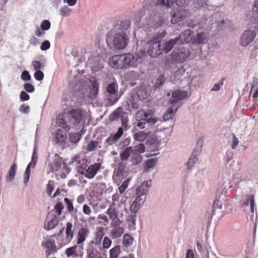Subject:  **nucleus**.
Wrapping results in <instances>:
<instances>
[{
  "label": "nucleus",
  "mask_w": 258,
  "mask_h": 258,
  "mask_svg": "<svg viewBox=\"0 0 258 258\" xmlns=\"http://www.w3.org/2000/svg\"><path fill=\"white\" fill-rule=\"evenodd\" d=\"M149 47V55L152 57H156L162 54L161 44L159 38L154 37L148 42Z\"/></svg>",
  "instance_id": "obj_4"
},
{
  "label": "nucleus",
  "mask_w": 258,
  "mask_h": 258,
  "mask_svg": "<svg viewBox=\"0 0 258 258\" xmlns=\"http://www.w3.org/2000/svg\"><path fill=\"white\" fill-rule=\"evenodd\" d=\"M129 182H130V179H126V180L123 181L122 182V184L121 185V186H120L118 187V190L120 194H123L124 192V191L125 190V189L127 188V187L128 186Z\"/></svg>",
  "instance_id": "obj_52"
},
{
  "label": "nucleus",
  "mask_w": 258,
  "mask_h": 258,
  "mask_svg": "<svg viewBox=\"0 0 258 258\" xmlns=\"http://www.w3.org/2000/svg\"><path fill=\"white\" fill-rule=\"evenodd\" d=\"M188 15V13L184 9H181L177 11V13H174L172 16L171 23L175 24L179 21L184 19Z\"/></svg>",
  "instance_id": "obj_18"
},
{
  "label": "nucleus",
  "mask_w": 258,
  "mask_h": 258,
  "mask_svg": "<svg viewBox=\"0 0 258 258\" xmlns=\"http://www.w3.org/2000/svg\"><path fill=\"white\" fill-rule=\"evenodd\" d=\"M106 214L111 220V225H120L121 221L118 218V211L113 206H110L107 209Z\"/></svg>",
  "instance_id": "obj_12"
},
{
  "label": "nucleus",
  "mask_w": 258,
  "mask_h": 258,
  "mask_svg": "<svg viewBox=\"0 0 258 258\" xmlns=\"http://www.w3.org/2000/svg\"><path fill=\"white\" fill-rule=\"evenodd\" d=\"M35 79L37 81H41L44 78V74L40 71H37L34 75Z\"/></svg>",
  "instance_id": "obj_58"
},
{
  "label": "nucleus",
  "mask_w": 258,
  "mask_h": 258,
  "mask_svg": "<svg viewBox=\"0 0 258 258\" xmlns=\"http://www.w3.org/2000/svg\"><path fill=\"white\" fill-rule=\"evenodd\" d=\"M149 134L145 133L143 131H140L135 133L134 135V138L135 140L142 142L144 141L148 136Z\"/></svg>",
  "instance_id": "obj_36"
},
{
  "label": "nucleus",
  "mask_w": 258,
  "mask_h": 258,
  "mask_svg": "<svg viewBox=\"0 0 258 258\" xmlns=\"http://www.w3.org/2000/svg\"><path fill=\"white\" fill-rule=\"evenodd\" d=\"M173 3L174 2L171 0H158L155 5L156 6L164 7L168 9L173 5Z\"/></svg>",
  "instance_id": "obj_38"
},
{
  "label": "nucleus",
  "mask_w": 258,
  "mask_h": 258,
  "mask_svg": "<svg viewBox=\"0 0 258 258\" xmlns=\"http://www.w3.org/2000/svg\"><path fill=\"white\" fill-rule=\"evenodd\" d=\"M194 33L190 30H185L178 37V43H187L190 42L193 37Z\"/></svg>",
  "instance_id": "obj_16"
},
{
  "label": "nucleus",
  "mask_w": 258,
  "mask_h": 258,
  "mask_svg": "<svg viewBox=\"0 0 258 258\" xmlns=\"http://www.w3.org/2000/svg\"><path fill=\"white\" fill-rule=\"evenodd\" d=\"M256 36L254 31L246 30L243 33L240 39V44L242 46H246L254 40Z\"/></svg>",
  "instance_id": "obj_9"
},
{
  "label": "nucleus",
  "mask_w": 258,
  "mask_h": 258,
  "mask_svg": "<svg viewBox=\"0 0 258 258\" xmlns=\"http://www.w3.org/2000/svg\"><path fill=\"white\" fill-rule=\"evenodd\" d=\"M133 150V153L141 154L145 152V147L143 144L140 143L135 146Z\"/></svg>",
  "instance_id": "obj_44"
},
{
  "label": "nucleus",
  "mask_w": 258,
  "mask_h": 258,
  "mask_svg": "<svg viewBox=\"0 0 258 258\" xmlns=\"http://www.w3.org/2000/svg\"><path fill=\"white\" fill-rule=\"evenodd\" d=\"M108 45L112 43L113 47L118 50L124 49L128 43V38L124 32H120L115 33L113 37L109 35L106 38Z\"/></svg>",
  "instance_id": "obj_1"
},
{
  "label": "nucleus",
  "mask_w": 258,
  "mask_h": 258,
  "mask_svg": "<svg viewBox=\"0 0 258 258\" xmlns=\"http://www.w3.org/2000/svg\"><path fill=\"white\" fill-rule=\"evenodd\" d=\"M54 209L57 215H60L61 214L62 209H63V206L61 203L58 202L56 204Z\"/></svg>",
  "instance_id": "obj_57"
},
{
  "label": "nucleus",
  "mask_w": 258,
  "mask_h": 258,
  "mask_svg": "<svg viewBox=\"0 0 258 258\" xmlns=\"http://www.w3.org/2000/svg\"><path fill=\"white\" fill-rule=\"evenodd\" d=\"M99 84L96 81H94L92 83V87L90 90L88 97L91 99H94L96 98L98 93Z\"/></svg>",
  "instance_id": "obj_27"
},
{
  "label": "nucleus",
  "mask_w": 258,
  "mask_h": 258,
  "mask_svg": "<svg viewBox=\"0 0 258 258\" xmlns=\"http://www.w3.org/2000/svg\"><path fill=\"white\" fill-rule=\"evenodd\" d=\"M82 112L79 109H73L67 114L68 118H72L74 119L73 123L78 124L80 123L82 119Z\"/></svg>",
  "instance_id": "obj_13"
},
{
  "label": "nucleus",
  "mask_w": 258,
  "mask_h": 258,
  "mask_svg": "<svg viewBox=\"0 0 258 258\" xmlns=\"http://www.w3.org/2000/svg\"><path fill=\"white\" fill-rule=\"evenodd\" d=\"M150 94V90L146 87L142 86L138 91L137 95L139 98L141 99H146Z\"/></svg>",
  "instance_id": "obj_29"
},
{
  "label": "nucleus",
  "mask_w": 258,
  "mask_h": 258,
  "mask_svg": "<svg viewBox=\"0 0 258 258\" xmlns=\"http://www.w3.org/2000/svg\"><path fill=\"white\" fill-rule=\"evenodd\" d=\"M104 236V230L102 227H98L96 228L94 233V238L89 241L87 246L98 247L101 248V244Z\"/></svg>",
  "instance_id": "obj_5"
},
{
  "label": "nucleus",
  "mask_w": 258,
  "mask_h": 258,
  "mask_svg": "<svg viewBox=\"0 0 258 258\" xmlns=\"http://www.w3.org/2000/svg\"><path fill=\"white\" fill-rule=\"evenodd\" d=\"M98 142L97 141H91L88 144L87 150L88 151H93L98 146Z\"/></svg>",
  "instance_id": "obj_48"
},
{
  "label": "nucleus",
  "mask_w": 258,
  "mask_h": 258,
  "mask_svg": "<svg viewBox=\"0 0 258 258\" xmlns=\"http://www.w3.org/2000/svg\"><path fill=\"white\" fill-rule=\"evenodd\" d=\"M69 137L72 143H76L80 140L81 135L79 133H71Z\"/></svg>",
  "instance_id": "obj_46"
},
{
  "label": "nucleus",
  "mask_w": 258,
  "mask_h": 258,
  "mask_svg": "<svg viewBox=\"0 0 258 258\" xmlns=\"http://www.w3.org/2000/svg\"><path fill=\"white\" fill-rule=\"evenodd\" d=\"M100 167V163H95L88 167L84 172V171H80V173L84 174L86 177L92 179L96 175Z\"/></svg>",
  "instance_id": "obj_8"
},
{
  "label": "nucleus",
  "mask_w": 258,
  "mask_h": 258,
  "mask_svg": "<svg viewBox=\"0 0 258 258\" xmlns=\"http://www.w3.org/2000/svg\"><path fill=\"white\" fill-rule=\"evenodd\" d=\"M50 46V42L48 40H45L42 43L40 48L42 50H46L49 49Z\"/></svg>",
  "instance_id": "obj_60"
},
{
  "label": "nucleus",
  "mask_w": 258,
  "mask_h": 258,
  "mask_svg": "<svg viewBox=\"0 0 258 258\" xmlns=\"http://www.w3.org/2000/svg\"><path fill=\"white\" fill-rule=\"evenodd\" d=\"M196 153V150H195L192 152L190 158L189 159L188 162H187V166L188 168H190V167H191L194 165L195 162L197 160V155L195 154Z\"/></svg>",
  "instance_id": "obj_40"
},
{
  "label": "nucleus",
  "mask_w": 258,
  "mask_h": 258,
  "mask_svg": "<svg viewBox=\"0 0 258 258\" xmlns=\"http://www.w3.org/2000/svg\"><path fill=\"white\" fill-rule=\"evenodd\" d=\"M165 81V78L164 75H160L159 77L156 79L154 87L159 88L162 85Z\"/></svg>",
  "instance_id": "obj_45"
},
{
  "label": "nucleus",
  "mask_w": 258,
  "mask_h": 258,
  "mask_svg": "<svg viewBox=\"0 0 258 258\" xmlns=\"http://www.w3.org/2000/svg\"><path fill=\"white\" fill-rule=\"evenodd\" d=\"M58 219L56 216H54L51 219H46L44 224V228L47 230H50L54 228L58 224Z\"/></svg>",
  "instance_id": "obj_22"
},
{
  "label": "nucleus",
  "mask_w": 258,
  "mask_h": 258,
  "mask_svg": "<svg viewBox=\"0 0 258 258\" xmlns=\"http://www.w3.org/2000/svg\"><path fill=\"white\" fill-rule=\"evenodd\" d=\"M122 55L124 70L135 67L134 64L137 60V57L136 55L131 53L123 54Z\"/></svg>",
  "instance_id": "obj_10"
},
{
  "label": "nucleus",
  "mask_w": 258,
  "mask_h": 258,
  "mask_svg": "<svg viewBox=\"0 0 258 258\" xmlns=\"http://www.w3.org/2000/svg\"><path fill=\"white\" fill-rule=\"evenodd\" d=\"M73 225L70 222L67 223V227L66 229V237L64 239V243L70 242L74 237V232L72 230Z\"/></svg>",
  "instance_id": "obj_26"
},
{
  "label": "nucleus",
  "mask_w": 258,
  "mask_h": 258,
  "mask_svg": "<svg viewBox=\"0 0 258 258\" xmlns=\"http://www.w3.org/2000/svg\"><path fill=\"white\" fill-rule=\"evenodd\" d=\"M29 106L26 104H23L20 108V111L24 113H28L29 112Z\"/></svg>",
  "instance_id": "obj_63"
},
{
  "label": "nucleus",
  "mask_w": 258,
  "mask_h": 258,
  "mask_svg": "<svg viewBox=\"0 0 258 258\" xmlns=\"http://www.w3.org/2000/svg\"><path fill=\"white\" fill-rule=\"evenodd\" d=\"M134 154L132 157V161L133 164H137L140 163L142 160V156L140 154L133 153Z\"/></svg>",
  "instance_id": "obj_47"
},
{
  "label": "nucleus",
  "mask_w": 258,
  "mask_h": 258,
  "mask_svg": "<svg viewBox=\"0 0 258 258\" xmlns=\"http://www.w3.org/2000/svg\"><path fill=\"white\" fill-rule=\"evenodd\" d=\"M187 96V92L184 91L177 90L172 93L170 102L172 104L175 105L176 102L184 99Z\"/></svg>",
  "instance_id": "obj_15"
},
{
  "label": "nucleus",
  "mask_w": 258,
  "mask_h": 258,
  "mask_svg": "<svg viewBox=\"0 0 258 258\" xmlns=\"http://www.w3.org/2000/svg\"><path fill=\"white\" fill-rule=\"evenodd\" d=\"M43 245L46 248V252L48 255L57 251V248L54 240L48 239Z\"/></svg>",
  "instance_id": "obj_25"
},
{
  "label": "nucleus",
  "mask_w": 258,
  "mask_h": 258,
  "mask_svg": "<svg viewBox=\"0 0 258 258\" xmlns=\"http://www.w3.org/2000/svg\"><path fill=\"white\" fill-rule=\"evenodd\" d=\"M148 181L143 182L137 190V195L140 196L145 195L148 190Z\"/></svg>",
  "instance_id": "obj_32"
},
{
  "label": "nucleus",
  "mask_w": 258,
  "mask_h": 258,
  "mask_svg": "<svg viewBox=\"0 0 258 258\" xmlns=\"http://www.w3.org/2000/svg\"><path fill=\"white\" fill-rule=\"evenodd\" d=\"M98 247L87 246L86 249L87 258H105L104 252L98 250Z\"/></svg>",
  "instance_id": "obj_11"
},
{
  "label": "nucleus",
  "mask_w": 258,
  "mask_h": 258,
  "mask_svg": "<svg viewBox=\"0 0 258 258\" xmlns=\"http://www.w3.org/2000/svg\"><path fill=\"white\" fill-rule=\"evenodd\" d=\"M157 160L156 159L152 158L148 159L146 162V166L147 169L153 167L156 165Z\"/></svg>",
  "instance_id": "obj_51"
},
{
  "label": "nucleus",
  "mask_w": 258,
  "mask_h": 258,
  "mask_svg": "<svg viewBox=\"0 0 258 258\" xmlns=\"http://www.w3.org/2000/svg\"><path fill=\"white\" fill-rule=\"evenodd\" d=\"M17 164L15 163L11 166L8 172L6 178L7 181L10 182L14 180L17 172Z\"/></svg>",
  "instance_id": "obj_28"
},
{
  "label": "nucleus",
  "mask_w": 258,
  "mask_h": 258,
  "mask_svg": "<svg viewBox=\"0 0 258 258\" xmlns=\"http://www.w3.org/2000/svg\"><path fill=\"white\" fill-rule=\"evenodd\" d=\"M155 110L153 109L147 110H140L136 113V118L138 121H145L146 122L154 124L157 119L154 117Z\"/></svg>",
  "instance_id": "obj_3"
},
{
  "label": "nucleus",
  "mask_w": 258,
  "mask_h": 258,
  "mask_svg": "<svg viewBox=\"0 0 258 258\" xmlns=\"http://www.w3.org/2000/svg\"><path fill=\"white\" fill-rule=\"evenodd\" d=\"M112 241L107 236H105L103 239L102 246L101 245V248L98 249L104 252V249H108Z\"/></svg>",
  "instance_id": "obj_37"
},
{
  "label": "nucleus",
  "mask_w": 258,
  "mask_h": 258,
  "mask_svg": "<svg viewBox=\"0 0 258 258\" xmlns=\"http://www.w3.org/2000/svg\"><path fill=\"white\" fill-rule=\"evenodd\" d=\"M118 86L116 83L112 82L107 87V92L108 94V101L111 105L114 104L118 100L117 96Z\"/></svg>",
  "instance_id": "obj_6"
},
{
  "label": "nucleus",
  "mask_w": 258,
  "mask_h": 258,
  "mask_svg": "<svg viewBox=\"0 0 258 258\" xmlns=\"http://www.w3.org/2000/svg\"><path fill=\"white\" fill-rule=\"evenodd\" d=\"M67 138V134L66 132H63L61 129L56 130L54 136V140L56 143L62 144Z\"/></svg>",
  "instance_id": "obj_21"
},
{
  "label": "nucleus",
  "mask_w": 258,
  "mask_h": 258,
  "mask_svg": "<svg viewBox=\"0 0 258 258\" xmlns=\"http://www.w3.org/2000/svg\"><path fill=\"white\" fill-rule=\"evenodd\" d=\"M140 206L139 204L134 202L130 207V210L132 212L136 213L139 209Z\"/></svg>",
  "instance_id": "obj_59"
},
{
  "label": "nucleus",
  "mask_w": 258,
  "mask_h": 258,
  "mask_svg": "<svg viewBox=\"0 0 258 258\" xmlns=\"http://www.w3.org/2000/svg\"><path fill=\"white\" fill-rule=\"evenodd\" d=\"M36 163V160L34 159V154H33L31 162L28 165V166H27V168L26 169V171H25V174L26 175V178L27 179H29V176H30V174L31 166L32 165L33 167H34L35 166Z\"/></svg>",
  "instance_id": "obj_39"
},
{
  "label": "nucleus",
  "mask_w": 258,
  "mask_h": 258,
  "mask_svg": "<svg viewBox=\"0 0 258 258\" xmlns=\"http://www.w3.org/2000/svg\"><path fill=\"white\" fill-rule=\"evenodd\" d=\"M67 114L61 113L56 118V124L57 126L62 127L66 132L70 130V126L67 122Z\"/></svg>",
  "instance_id": "obj_14"
},
{
  "label": "nucleus",
  "mask_w": 258,
  "mask_h": 258,
  "mask_svg": "<svg viewBox=\"0 0 258 258\" xmlns=\"http://www.w3.org/2000/svg\"><path fill=\"white\" fill-rule=\"evenodd\" d=\"M64 202L66 204L67 209L69 212H72L74 210V206L71 201L67 198L64 199Z\"/></svg>",
  "instance_id": "obj_53"
},
{
  "label": "nucleus",
  "mask_w": 258,
  "mask_h": 258,
  "mask_svg": "<svg viewBox=\"0 0 258 258\" xmlns=\"http://www.w3.org/2000/svg\"><path fill=\"white\" fill-rule=\"evenodd\" d=\"M54 189V181L49 180L47 185V192L48 196H50Z\"/></svg>",
  "instance_id": "obj_54"
},
{
  "label": "nucleus",
  "mask_w": 258,
  "mask_h": 258,
  "mask_svg": "<svg viewBox=\"0 0 258 258\" xmlns=\"http://www.w3.org/2000/svg\"><path fill=\"white\" fill-rule=\"evenodd\" d=\"M63 166V168H67V165L63 163L61 158H58L55 160L52 163H51L50 171L54 172L59 170Z\"/></svg>",
  "instance_id": "obj_24"
},
{
  "label": "nucleus",
  "mask_w": 258,
  "mask_h": 258,
  "mask_svg": "<svg viewBox=\"0 0 258 258\" xmlns=\"http://www.w3.org/2000/svg\"><path fill=\"white\" fill-rule=\"evenodd\" d=\"M120 251L119 246H115L109 251L110 258H117Z\"/></svg>",
  "instance_id": "obj_43"
},
{
  "label": "nucleus",
  "mask_w": 258,
  "mask_h": 258,
  "mask_svg": "<svg viewBox=\"0 0 258 258\" xmlns=\"http://www.w3.org/2000/svg\"><path fill=\"white\" fill-rule=\"evenodd\" d=\"M190 55L189 50L184 47H179L174 49L171 54V60L175 63L184 62Z\"/></svg>",
  "instance_id": "obj_2"
},
{
  "label": "nucleus",
  "mask_w": 258,
  "mask_h": 258,
  "mask_svg": "<svg viewBox=\"0 0 258 258\" xmlns=\"http://www.w3.org/2000/svg\"><path fill=\"white\" fill-rule=\"evenodd\" d=\"M184 73V70H183V67L178 69L175 73L174 75L175 77L177 78V79H179L180 77L182 76V75Z\"/></svg>",
  "instance_id": "obj_64"
},
{
  "label": "nucleus",
  "mask_w": 258,
  "mask_h": 258,
  "mask_svg": "<svg viewBox=\"0 0 258 258\" xmlns=\"http://www.w3.org/2000/svg\"><path fill=\"white\" fill-rule=\"evenodd\" d=\"M133 153V150L132 147L126 148L120 154V158L121 160L124 161L127 160L131 153Z\"/></svg>",
  "instance_id": "obj_33"
},
{
  "label": "nucleus",
  "mask_w": 258,
  "mask_h": 258,
  "mask_svg": "<svg viewBox=\"0 0 258 258\" xmlns=\"http://www.w3.org/2000/svg\"><path fill=\"white\" fill-rule=\"evenodd\" d=\"M113 228L110 232V235L113 239L120 237L124 232L123 227H120L119 225H111Z\"/></svg>",
  "instance_id": "obj_23"
},
{
  "label": "nucleus",
  "mask_w": 258,
  "mask_h": 258,
  "mask_svg": "<svg viewBox=\"0 0 258 258\" xmlns=\"http://www.w3.org/2000/svg\"><path fill=\"white\" fill-rule=\"evenodd\" d=\"M89 233L87 226L82 227L78 231L77 235V244H80L84 242Z\"/></svg>",
  "instance_id": "obj_19"
},
{
  "label": "nucleus",
  "mask_w": 258,
  "mask_h": 258,
  "mask_svg": "<svg viewBox=\"0 0 258 258\" xmlns=\"http://www.w3.org/2000/svg\"><path fill=\"white\" fill-rule=\"evenodd\" d=\"M25 90L29 93H32L34 91V87L31 84L26 83L24 85Z\"/></svg>",
  "instance_id": "obj_61"
},
{
  "label": "nucleus",
  "mask_w": 258,
  "mask_h": 258,
  "mask_svg": "<svg viewBox=\"0 0 258 258\" xmlns=\"http://www.w3.org/2000/svg\"><path fill=\"white\" fill-rule=\"evenodd\" d=\"M131 25V22L127 20L120 21L118 28L121 30H127Z\"/></svg>",
  "instance_id": "obj_42"
},
{
  "label": "nucleus",
  "mask_w": 258,
  "mask_h": 258,
  "mask_svg": "<svg viewBox=\"0 0 258 258\" xmlns=\"http://www.w3.org/2000/svg\"><path fill=\"white\" fill-rule=\"evenodd\" d=\"M50 27V23L49 21L45 20L41 24V28L42 30H47Z\"/></svg>",
  "instance_id": "obj_56"
},
{
  "label": "nucleus",
  "mask_w": 258,
  "mask_h": 258,
  "mask_svg": "<svg viewBox=\"0 0 258 258\" xmlns=\"http://www.w3.org/2000/svg\"><path fill=\"white\" fill-rule=\"evenodd\" d=\"M114 135H112L107 138L106 140V143L108 145H111L116 143L118 140V138L115 137Z\"/></svg>",
  "instance_id": "obj_49"
},
{
  "label": "nucleus",
  "mask_w": 258,
  "mask_h": 258,
  "mask_svg": "<svg viewBox=\"0 0 258 258\" xmlns=\"http://www.w3.org/2000/svg\"><path fill=\"white\" fill-rule=\"evenodd\" d=\"M253 16L251 19L252 23L258 22V1H255L252 8V12Z\"/></svg>",
  "instance_id": "obj_34"
},
{
  "label": "nucleus",
  "mask_w": 258,
  "mask_h": 258,
  "mask_svg": "<svg viewBox=\"0 0 258 258\" xmlns=\"http://www.w3.org/2000/svg\"><path fill=\"white\" fill-rule=\"evenodd\" d=\"M108 64L110 67L115 69L124 70L122 55H115L109 58Z\"/></svg>",
  "instance_id": "obj_7"
},
{
  "label": "nucleus",
  "mask_w": 258,
  "mask_h": 258,
  "mask_svg": "<svg viewBox=\"0 0 258 258\" xmlns=\"http://www.w3.org/2000/svg\"><path fill=\"white\" fill-rule=\"evenodd\" d=\"M246 200L244 203L245 207L250 205V211L251 213H254V195H246L245 197Z\"/></svg>",
  "instance_id": "obj_31"
},
{
  "label": "nucleus",
  "mask_w": 258,
  "mask_h": 258,
  "mask_svg": "<svg viewBox=\"0 0 258 258\" xmlns=\"http://www.w3.org/2000/svg\"><path fill=\"white\" fill-rule=\"evenodd\" d=\"M21 78L24 81H29L31 79V76L27 71H24L21 75Z\"/></svg>",
  "instance_id": "obj_62"
},
{
  "label": "nucleus",
  "mask_w": 258,
  "mask_h": 258,
  "mask_svg": "<svg viewBox=\"0 0 258 258\" xmlns=\"http://www.w3.org/2000/svg\"><path fill=\"white\" fill-rule=\"evenodd\" d=\"M207 38V35L204 32L199 33L194 38V42L196 44L204 43Z\"/></svg>",
  "instance_id": "obj_35"
},
{
  "label": "nucleus",
  "mask_w": 258,
  "mask_h": 258,
  "mask_svg": "<svg viewBox=\"0 0 258 258\" xmlns=\"http://www.w3.org/2000/svg\"><path fill=\"white\" fill-rule=\"evenodd\" d=\"M177 109V106L174 104L166 111V113L163 115V119L164 120H168L171 119L174 115Z\"/></svg>",
  "instance_id": "obj_30"
},
{
  "label": "nucleus",
  "mask_w": 258,
  "mask_h": 258,
  "mask_svg": "<svg viewBox=\"0 0 258 258\" xmlns=\"http://www.w3.org/2000/svg\"><path fill=\"white\" fill-rule=\"evenodd\" d=\"M224 79H221L219 82L218 83H216L213 87L211 89V91H219L220 88H221V87L222 86H223V84H224Z\"/></svg>",
  "instance_id": "obj_55"
},
{
  "label": "nucleus",
  "mask_w": 258,
  "mask_h": 258,
  "mask_svg": "<svg viewBox=\"0 0 258 258\" xmlns=\"http://www.w3.org/2000/svg\"><path fill=\"white\" fill-rule=\"evenodd\" d=\"M133 241V238L128 234H125L123 237V244L125 246L131 245Z\"/></svg>",
  "instance_id": "obj_41"
},
{
  "label": "nucleus",
  "mask_w": 258,
  "mask_h": 258,
  "mask_svg": "<svg viewBox=\"0 0 258 258\" xmlns=\"http://www.w3.org/2000/svg\"><path fill=\"white\" fill-rule=\"evenodd\" d=\"M177 43H178V39L175 38L170 39L161 44L162 53L163 52L165 53L169 52L173 48L175 44Z\"/></svg>",
  "instance_id": "obj_17"
},
{
  "label": "nucleus",
  "mask_w": 258,
  "mask_h": 258,
  "mask_svg": "<svg viewBox=\"0 0 258 258\" xmlns=\"http://www.w3.org/2000/svg\"><path fill=\"white\" fill-rule=\"evenodd\" d=\"M72 164H75L79 168V171L86 169L87 165L85 159H81L79 156H75L72 160Z\"/></svg>",
  "instance_id": "obj_20"
},
{
  "label": "nucleus",
  "mask_w": 258,
  "mask_h": 258,
  "mask_svg": "<svg viewBox=\"0 0 258 258\" xmlns=\"http://www.w3.org/2000/svg\"><path fill=\"white\" fill-rule=\"evenodd\" d=\"M77 246H74L71 247H69L67 248L66 250L65 253L67 255V256L70 257L76 253V249H77Z\"/></svg>",
  "instance_id": "obj_50"
}]
</instances>
